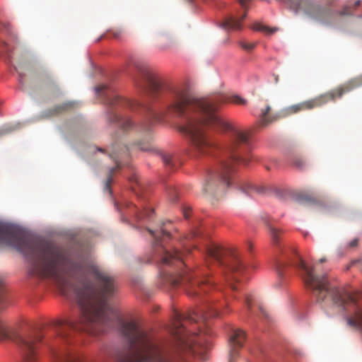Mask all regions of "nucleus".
<instances>
[{
  "label": "nucleus",
  "instance_id": "f257e3e1",
  "mask_svg": "<svg viewBox=\"0 0 362 362\" xmlns=\"http://www.w3.org/2000/svg\"><path fill=\"white\" fill-rule=\"evenodd\" d=\"M135 68L138 71L135 83L141 95L156 98L160 91H164L165 103L160 110L156 111L148 103L121 98L106 85L95 87L96 93L103 94L108 105L139 112L150 122L160 121L165 116L179 119L178 129L187 137L197 156L210 155L217 149L207 128L230 132V141L222 152L219 166L208 173L202 187L206 197H221L233 182L235 165L249 163L250 151L249 136L216 112L218 105L226 101L225 97L195 98L182 86L165 84L147 65L137 62Z\"/></svg>",
  "mask_w": 362,
  "mask_h": 362
},
{
  "label": "nucleus",
  "instance_id": "f03ea898",
  "mask_svg": "<svg viewBox=\"0 0 362 362\" xmlns=\"http://www.w3.org/2000/svg\"><path fill=\"white\" fill-rule=\"evenodd\" d=\"M220 314L219 308L214 305H209L206 311L185 315L175 313L171 332L177 340V348L157 340L133 321L124 322L121 332L127 347L117 351L115 359L117 362H182L180 352L184 349L199 354L205 360L204 354L211 346L209 339L211 332L206 321Z\"/></svg>",
  "mask_w": 362,
  "mask_h": 362
},
{
  "label": "nucleus",
  "instance_id": "7ed1b4c3",
  "mask_svg": "<svg viewBox=\"0 0 362 362\" xmlns=\"http://www.w3.org/2000/svg\"><path fill=\"white\" fill-rule=\"evenodd\" d=\"M291 251L297 258L296 261L291 260V263L302 270L305 285L313 291L322 308L329 315H346L349 326L362 330V307L358 305L355 297L331 283L326 276L316 274L314 267H308L293 248Z\"/></svg>",
  "mask_w": 362,
  "mask_h": 362
},
{
  "label": "nucleus",
  "instance_id": "20e7f679",
  "mask_svg": "<svg viewBox=\"0 0 362 362\" xmlns=\"http://www.w3.org/2000/svg\"><path fill=\"white\" fill-rule=\"evenodd\" d=\"M4 285L0 278V311L6 308ZM42 335L37 332L11 335L8 327L4 320L0 316V340L11 339L18 345L21 356L22 362H38V348L42 340Z\"/></svg>",
  "mask_w": 362,
  "mask_h": 362
},
{
  "label": "nucleus",
  "instance_id": "39448f33",
  "mask_svg": "<svg viewBox=\"0 0 362 362\" xmlns=\"http://www.w3.org/2000/svg\"><path fill=\"white\" fill-rule=\"evenodd\" d=\"M361 86H362V74L316 98L288 107L284 110V115L288 116L300 111L320 107L329 101H334L337 98H341L344 94Z\"/></svg>",
  "mask_w": 362,
  "mask_h": 362
},
{
  "label": "nucleus",
  "instance_id": "423d86ee",
  "mask_svg": "<svg viewBox=\"0 0 362 362\" xmlns=\"http://www.w3.org/2000/svg\"><path fill=\"white\" fill-rule=\"evenodd\" d=\"M206 253L208 264L210 261H214L224 269L234 274L231 279L228 276H226V279L229 282L230 288L236 291L238 288L233 285V281H237L236 274L241 273L244 269L238 254L234 250H228L216 244L208 246ZM226 276H227L226 274Z\"/></svg>",
  "mask_w": 362,
  "mask_h": 362
},
{
  "label": "nucleus",
  "instance_id": "0eeeda50",
  "mask_svg": "<svg viewBox=\"0 0 362 362\" xmlns=\"http://www.w3.org/2000/svg\"><path fill=\"white\" fill-rule=\"evenodd\" d=\"M172 284L173 286L185 285L186 291L190 296H199V291L206 292L213 286L208 276L198 277L197 274L187 270L181 271L172 279Z\"/></svg>",
  "mask_w": 362,
  "mask_h": 362
},
{
  "label": "nucleus",
  "instance_id": "6e6552de",
  "mask_svg": "<svg viewBox=\"0 0 362 362\" xmlns=\"http://www.w3.org/2000/svg\"><path fill=\"white\" fill-rule=\"evenodd\" d=\"M0 244L13 246L25 255V233L14 226L0 222Z\"/></svg>",
  "mask_w": 362,
  "mask_h": 362
},
{
  "label": "nucleus",
  "instance_id": "1a4fd4ad",
  "mask_svg": "<svg viewBox=\"0 0 362 362\" xmlns=\"http://www.w3.org/2000/svg\"><path fill=\"white\" fill-rule=\"evenodd\" d=\"M245 333L241 329H234L229 339L230 354L228 362H234L238 356V351L243 346Z\"/></svg>",
  "mask_w": 362,
  "mask_h": 362
},
{
  "label": "nucleus",
  "instance_id": "9d476101",
  "mask_svg": "<svg viewBox=\"0 0 362 362\" xmlns=\"http://www.w3.org/2000/svg\"><path fill=\"white\" fill-rule=\"evenodd\" d=\"M31 80H38L43 83L52 92L59 91V87L52 74L46 69H35L33 71Z\"/></svg>",
  "mask_w": 362,
  "mask_h": 362
},
{
  "label": "nucleus",
  "instance_id": "9b49d317",
  "mask_svg": "<svg viewBox=\"0 0 362 362\" xmlns=\"http://www.w3.org/2000/svg\"><path fill=\"white\" fill-rule=\"evenodd\" d=\"M262 219L264 220V223L267 225L269 229V235L273 245L279 249V253L284 255L285 252L284 249L280 247V242L283 234L282 230L276 227L272 223V221L270 217L268 216H265V217L263 216Z\"/></svg>",
  "mask_w": 362,
  "mask_h": 362
},
{
  "label": "nucleus",
  "instance_id": "f8f14e48",
  "mask_svg": "<svg viewBox=\"0 0 362 362\" xmlns=\"http://www.w3.org/2000/svg\"><path fill=\"white\" fill-rule=\"evenodd\" d=\"M162 264L165 265H176L177 267H181L184 265L182 254L177 250H173V252L165 251L161 258Z\"/></svg>",
  "mask_w": 362,
  "mask_h": 362
},
{
  "label": "nucleus",
  "instance_id": "ddd939ff",
  "mask_svg": "<svg viewBox=\"0 0 362 362\" xmlns=\"http://www.w3.org/2000/svg\"><path fill=\"white\" fill-rule=\"evenodd\" d=\"M108 120L112 123L117 124L124 131L129 130L133 126L130 119L122 118L117 111L113 110L108 112Z\"/></svg>",
  "mask_w": 362,
  "mask_h": 362
},
{
  "label": "nucleus",
  "instance_id": "4468645a",
  "mask_svg": "<svg viewBox=\"0 0 362 362\" xmlns=\"http://www.w3.org/2000/svg\"><path fill=\"white\" fill-rule=\"evenodd\" d=\"M246 11L241 16H230L225 18L222 23V27L229 30H238L241 29V21L245 18Z\"/></svg>",
  "mask_w": 362,
  "mask_h": 362
},
{
  "label": "nucleus",
  "instance_id": "2eb2a0df",
  "mask_svg": "<svg viewBox=\"0 0 362 362\" xmlns=\"http://www.w3.org/2000/svg\"><path fill=\"white\" fill-rule=\"evenodd\" d=\"M14 68L18 74L19 83L23 89H25L27 86L26 71L29 69L30 65L22 62H18Z\"/></svg>",
  "mask_w": 362,
  "mask_h": 362
},
{
  "label": "nucleus",
  "instance_id": "dca6fc26",
  "mask_svg": "<svg viewBox=\"0 0 362 362\" xmlns=\"http://www.w3.org/2000/svg\"><path fill=\"white\" fill-rule=\"evenodd\" d=\"M270 110L271 107L269 105H267L264 109L262 110L258 121L259 126L266 127L277 119L276 115L270 114Z\"/></svg>",
  "mask_w": 362,
  "mask_h": 362
},
{
  "label": "nucleus",
  "instance_id": "f3484780",
  "mask_svg": "<svg viewBox=\"0 0 362 362\" xmlns=\"http://www.w3.org/2000/svg\"><path fill=\"white\" fill-rule=\"evenodd\" d=\"M238 185L243 192L250 195H252L253 194H262L264 192L263 187L248 181H243L239 183Z\"/></svg>",
  "mask_w": 362,
  "mask_h": 362
},
{
  "label": "nucleus",
  "instance_id": "a211bd4d",
  "mask_svg": "<svg viewBox=\"0 0 362 362\" xmlns=\"http://www.w3.org/2000/svg\"><path fill=\"white\" fill-rule=\"evenodd\" d=\"M109 155L112 158H113V160H115V162L116 163V167L110 169L109 175H108L107 180L106 181L105 186V189L107 190L110 193L111 192L110 185L112 181V174L115 170L120 168V164L119 162V156L117 155V153L116 151L115 146H112L111 147V152L110 153Z\"/></svg>",
  "mask_w": 362,
  "mask_h": 362
},
{
  "label": "nucleus",
  "instance_id": "6ab92c4d",
  "mask_svg": "<svg viewBox=\"0 0 362 362\" xmlns=\"http://www.w3.org/2000/svg\"><path fill=\"white\" fill-rule=\"evenodd\" d=\"M252 29L255 31L261 32L266 35H272L279 30V28L277 27L271 28L259 22L253 23Z\"/></svg>",
  "mask_w": 362,
  "mask_h": 362
},
{
  "label": "nucleus",
  "instance_id": "aec40b11",
  "mask_svg": "<svg viewBox=\"0 0 362 362\" xmlns=\"http://www.w3.org/2000/svg\"><path fill=\"white\" fill-rule=\"evenodd\" d=\"M71 107H72L71 103H64L47 110L45 114L46 117L54 116L67 110Z\"/></svg>",
  "mask_w": 362,
  "mask_h": 362
},
{
  "label": "nucleus",
  "instance_id": "412c9836",
  "mask_svg": "<svg viewBox=\"0 0 362 362\" xmlns=\"http://www.w3.org/2000/svg\"><path fill=\"white\" fill-rule=\"evenodd\" d=\"M165 224V223H163V225L159 230L154 231L148 229L149 233L155 238L156 240L158 241L161 238V237L164 236L170 238V233L164 228Z\"/></svg>",
  "mask_w": 362,
  "mask_h": 362
},
{
  "label": "nucleus",
  "instance_id": "4be33fe9",
  "mask_svg": "<svg viewBox=\"0 0 362 362\" xmlns=\"http://www.w3.org/2000/svg\"><path fill=\"white\" fill-rule=\"evenodd\" d=\"M134 208L136 209L135 206H134ZM153 213V209L145 208L142 211H138L137 209H135L136 218L137 220H143L147 218H150Z\"/></svg>",
  "mask_w": 362,
  "mask_h": 362
},
{
  "label": "nucleus",
  "instance_id": "5701e85b",
  "mask_svg": "<svg viewBox=\"0 0 362 362\" xmlns=\"http://www.w3.org/2000/svg\"><path fill=\"white\" fill-rule=\"evenodd\" d=\"M19 128L17 124H6L0 128V136L9 134Z\"/></svg>",
  "mask_w": 362,
  "mask_h": 362
},
{
  "label": "nucleus",
  "instance_id": "b1692460",
  "mask_svg": "<svg viewBox=\"0 0 362 362\" xmlns=\"http://www.w3.org/2000/svg\"><path fill=\"white\" fill-rule=\"evenodd\" d=\"M159 156L160 157L161 160H163L164 165L166 167H168L169 168L172 169L173 167V159L170 154L165 153H160L159 154Z\"/></svg>",
  "mask_w": 362,
  "mask_h": 362
},
{
  "label": "nucleus",
  "instance_id": "393cba45",
  "mask_svg": "<svg viewBox=\"0 0 362 362\" xmlns=\"http://www.w3.org/2000/svg\"><path fill=\"white\" fill-rule=\"evenodd\" d=\"M292 164L299 170L305 169L307 165L305 160L300 157H295L293 160Z\"/></svg>",
  "mask_w": 362,
  "mask_h": 362
},
{
  "label": "nucleus",
  "instance_id": "a878e982",
  "mask_svg": "<svg viewBox=\"0 0 362 362\" xmlns=\"http://www.w3.org/2000/svg\"><path fill=\"white\" fill-rule=\"evenodd\" d=\"M168 198L171 202H175L177 200V191L172 186L168 187Z\"/></svg>",
  "mask_w": 362,
  "mask_h": 362
},
{
  "label": "nucleus",
  "instance_id": "bb28decb",
  "mask_svg": "<svg viewBox=\"0 0 362 362\" xmlns=\"http://www.w3.org/2000/svg\"><path fill=\"white\" fill-rule=\"evenodd\" d=\"M228 101L232 103L238 104V105H245L246 103V100L238 95H233L228 99Z\"/></svg>",
  "mask_w": 362,
  "mask_h": 362
},
{
  "label": "nucleus",
  "instance_id": "cd10ccee",
  "mask_svg": "<svg viewBox=\"0 0 362 362\" xmlns=\"http://www.w3.org/2000/svg\"><path fill=\"white\" fill-rule=\"evenodd\" d=\"M240 46L246 51H251L255 47V43H248L244 41L239 42Z\"/></svg>",
  "mask_w": 362,
  "mask_h": 362
},
{
  "label": "nucleus",
  "instance_id": "c85d7f7f",
  "mask_svg": "<svg viewBox=\"0 0 362 362\" xmlns=\"http://www.w3.org/2000/svg\"><path fill=\"white\" fill-rule=\"evenodd\" d=\"M284 267H286V264L281 259H278L276 263V272L279 277L283 276L282 269Z\"/></svg>",
  "mask_w": 362,
  "mask_h": 362
},
{
  "label": "nucleus",
  "instance_id": "c756f323",
  "mask_svg": "<svg viewBox=\"0 0 362 362\" xmlns=\"http://www.w3.org/2000/svg\"><path fill=\"white\" fill-rule=\"evenodd\" d=\"M138 147L141 151H148L151 150V146L149 143H146V144L139 143V144H138Z\"/></svg>",
  "mask_w": 362,
  "mask_h": 362
},
{
  "label": "nucleus",
  "instance_id": "7c9ffc66",
  "mask_svg": "<svg viewBox=\"0 0 362 362\" xmlns=\"http://www.w3.org/2000/svg\"><path fill=\"white\" fill-rule=\"evenodd\" d=\"M253 298L251 296H247L245 298V303L247 305V307L249 310L251 309L252 304Z\"/></svg>",
  "mask_w": 362,
  "mask_h": 362
},
{
  "label": "nucleus",
  "instance_id": "2f4dec72",
  "mask_svg": "<svg viewBox=\"0 0 362 362\" xmlns=\"http://www.w3.org/2000/svg\"><path fill=\"white\" fill-rule=\"evenodd\" d=\"M111 33L114 37L118 38L122 33V30H111Z\"/></svg>",
  "mask_w": 362,
  "mask_h": 362
},
{
  "label": "nucleus",
  "instance_id": "473e14b6",
  "mask_svg": "<svg viewBox=\"0 0 362 362\" xmlns=\"http://www.w3.org/2000/svg\"><path fill=\"white\" fill-rule=\"evenodd\" d=\"M183 215L185 218H189L190 216V208H184L183 209Z\"/></svg>",
  "mask_w": 362,
  "mask_h": 362
},
{
  "label": "nucleus",
  "instance_id": "72a5a7b5",
  "mask_svg": "<svg viewBox=\"0 0 362 362\" xmlns=\"http://www.w3.org/2000/svg\"><path fill=\"white\" fill-rule=\"evenodd\" d=\"M358 245V239H354L350 243H349V246L350 247H356V245Z\"/></svg>",
  "mask_w": 362,
  "mask_h": 362
},
{
  "label": "nucleus",
  "instance_id": "f704fd0d",
  "mask_svg": "<svg viewBox=\"0 0 362 362\" xmlns=\"http://www.w3.org/2000/svg\"><path fill=\"white\" fill-rule=\"evenodd\" d=\"M259 310L261 311V313H262V315H264L265 317H267V314H266V312L264 311V310L262 308V306H259Z\"/></svg>",
  "mask_w": 362,
  "mask_h": 362
},
{
  "label": "nucleus",
  "instance_id": "c9c22d12",
  "mask_svg": "<svg viewBox=\"0 0 362 362\" xmlns=\"http://www.w3.org/2000/svg\"><path fill=\"white\" fill-rule=\"evenodd\" d=\"M199 235H200V232L199 231H194V232H193L192 235L193 237H197V236H199Z\"/></svg>",
  "mask_w": 362,
  "mask_h": 362
},
{
  "label": "nucleus",
  "instance_id": "e433bc0d",
  "mask_svg": "<svg viewBox=\"0 0 362 362\" xmlns=\"http://www.w3.org/2000/svg\"><path fill=\"white\" fill-rule=\"evenodd\" d=\"M252 243H247V250H250V251H251V250H252Z\"/></svg>",
  "mask_w": 362,
  "mask_h": 362
},
{
  "label": "nucleus",
  "instance_id": "4c0bfd02",
  "mask_svg": "<svg viewBox=\"0 0 362 362\" xmlns=\"http://www.w3.org/2000/svg\"><path fill=\"white\" fill-rule=\"evenodd\" d=\"M326 261H327V259L325 257H322L319 259V262H320V263L325 262Z\"/></svg>",
  "mask_w": 362,
  "mask_h": 362
},
{
  "label": "nucleus",
  "instance_id": "58836bf2",
  "mask_svg": "<svg viewBox=\"0 0 362 362\" xmlns=\"http://www.w3.org/2000/svg\"><path fill=\"white\" fill-rule=\"evenodd\" d=\"M279 78L278 75H274V81L276 83L279 82Z\"/></svg>",
  "mask_w": 362,
  "mask_h": 362
},
{
  "label": "nucleus",
  "instance_id": "ea45409f",
  "mask_svg": "<svg viewBox=\"0 0 362 362\" xmlns=\"http://www.w3.org/2000/svg\"><path fill=\"white\" fill-rule=\"evenodd\" d=\"M142 128L145 130H147L149 128V124H145Z\"/></svg>",
  "mask_w": 362,
  "mask_h": 362
},
{
  "label": "nucleus",
  "instance_id": "a19ab883",
  "mask_svg": "<svg viewBox=\"0 0 362 362\" xmlns=\"http://www.w3.org/2000/svg\"><path fill=\"white\" fill-rule=\"evenodd\" d=\"M98 150L99 151H101V152L105 151V149L101 148H98Z\"/></svg>",
  "mask_w": 362,
  "mask_h": 362
},
{
  "label": "nucleus",
  "instance_id": "79ce46f5",
  "mask_svg": "<svg viewBox=\"0 0 362 362\" xmlns=\"http://www.w3.org/2000/svg\"><path fill=\"white\" fill-rule=\"evenodd\" d=\"M358 17L361 18V17H362V15H358Z\"/></svg>",
  "mask_w": 362,
  "mask_h": 362
}]
</instances>
